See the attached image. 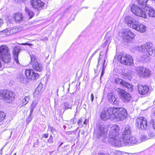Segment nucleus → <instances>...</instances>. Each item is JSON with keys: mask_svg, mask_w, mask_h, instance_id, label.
Instances as JSON below:
<instances>
[{"mask_svg": "<svg viewBox=\"0 0 155 155\" xmlns=\"http://www.w3.org/2000/svg\"><path fill=\"white\" fill-rule=\"evenodd\" d=\"M119 127L117 125H113L110 127L108 141L111 144L121 147L138 142L135 137L131 136V128L129 126L127 125L125 126L121 137L119 136Z\"/></svg>", "mask_w": 155, "mask_h": 155, "instance_id": "obj_1", "label": "nucleus"}, {"mask_svg": "<svg viewBox=\"0 0 155 155\" xmlns=\"http://www.w3.org/2000/svg\"><path fill=\"white\" fill-rule=\"evenodd\" d=\"M118 109L117 107H111L106 111H103L101 115V118L104 121L109 119L115 121Z\"/></svg>", "mask_w": 155, "mask_h": 155, "instance_id": "obj_2", "label": "nucleus"}, {"mask_svg": "<svg viewBox=\"0 0 155 155\" xmlns=\"http://www.w3.org/2000/svg\"><path fill=\"white\" fill-rule=\"evenodd\" d=\"M136 51H138L143 54L145 56V58L149 55L154 56L155 55V50H153L151 48L150 44L146 43L140 46H136L134 48Z\"/></svg>", "mask_w": 155, "mask_h": 155, "instance_id": "obj_3", "label": "nucleus"}, {"mask_svg": "<svg viewBox=\"0 0 155 155\" xmlns=\"http://www.w3.org/2000/svg\"><path fill=\"white\" fill-rule=\"evenodd\" d=\"M15 93L7 90H0V99L7 103L12 102L14 99Z\"/></svg>", "mask_w": 155, "mask_h": 155, "instance_id": "obj_4", "label": "nucleus"}, {"mask_svg": "<svg viewBox=\"0 0 155 155\" xmlns=\"http://www.w3.org/2000/svg\"><path fill=\"white\" fill-rule=\"evenodd\" d=\"M0 58L6 63L11 60V56L9 48L6 45H2L0 46Z\"/></svg>", "mask_w": 155, "mask_h": 155, "instance_id": "obj_5", "label": "nucleus"}, {"mask_svg": "<svg viewBox=\"0 0 155 155\" xmlns=\"http://www.w3.org/2000/svg\"><path fill=\"white\" fill-rule=\"evenodd\" d=\"M107 129L104 125H96L95 129L94 135L98 138H106Z\"/></svg>", "mask_w": 155, "mask_h": 155, "instance_id": "obj_6", "label": "nucleus"}, {"mask_svg": "<svg viewBox=\"0 0 155 155\" xmlns=\"http://www.w3.org/2000/svg\"><path fill=\"white\" fill-rule=\"evenodd\" d=\"M31 58L30 63L32 68L35 71L40 72L42 70V64L37 61V58L34 54L31 53L30 54Z\"/></svg>", "mask_w": 155, "mask_h": 155, "instance_id": "obj_7", "label": "nucleus"}, {"mask_svg": "<svg viewBox=\"0 0 155 155\" xmlns=\"http://www.w3.org/2000/svg\"><path fill=\"white\" fill-rule=\"evenodd\" d=\"M119 35L123 39L128 40H132L135 36L129 29H126L121 30L119 33Z\"/></svg>", "mask_w": 155, "mask_h": 155, "instance_id": "obj_8", "label": "nucleus"}, {"mask_svg": "<svg viewBox=\"0 0 155 155\" xmlns=\"http://www.w3.org/2000/svg\"><path fill=\"white\" fill-rule=\"evenodd\" d=\"M136 125L141 129L145 130L148 128L147 121L143 117H140L136 119Z\"/></svg>", "mask_w": 155, "mask_h": 155, "instance_id": "obj_9", "label": "nucleus"}, {"mask_svg": "<svg viewBox=\"0 0 155 155\" xmlns=\"http://www.w3.org/2000/svg\"><path fill=\"white\" fill-rule=\"evenodd\" d=\"M127 116V111L123 108H118L116 119V121L123 120Z\"/></svg>", "mask_w": 155, "mask_h": 155, "instance_id": "obj_10", "label": "nucleus"}, {"mask_svg": "<svg viewBox=\"0 0 155 155\" xmlns=\"http://www.w3.org/2000/svg\"><path fill=\"white\" fill-rule=\"evenodd\" d=\"M120 62L125 65H130L133 63L132 58L128 54H124L120 58Z\"/></svg>", "mask_w": 155, "mask_h": 155, "instance_id": "obj_11", "label": "nucleus"}, {"mask_svg": "<svg viewBox=\"0 0 155 155\" xmlns=\"http://www.w3.org/2000/svg\"><path fill=\"white\" fill-rule=\"evenodd\" d=\"M119 94L120 96L122 101L125 103H127L130 101L132 97L129 93L126 92L123 90H119Z\"/></svg>", "mask_w": 155, "mask_h": 155, "instance_id": "obj_12", "label": "nucleus"}, {"mask_svg": "<svg viewBox=\"0 0 155 155\" xmlns=\"http://www.w3.org/2000/svg\"><path fill=\"white\" fill-rule=\"evenodd\" d=\"M25 73L26 77L31 80L37 79L39 77V74L37 73L34 72L33 69L26 70Z\"/></svg>", "mask_w": 155, "mask_h": 155, "instance_id": "obj_13", "label": "nucleus"}, {"mask_svg": "<svg viewBox=\"0 0 155 155\" xmlns=\"http://www.w3.org/2000/svg\"><path fill=\"white\" fill-rule=\"evenodd\" d=\"M133 29L141 33L144 32L146 30V26L137 21H135Z\"/></svg>", "mask_w": 155, "mask_h": 155, "instance_id": "obj_14", "label": "nucleus"}, {"mask_svg": "<svg viewBox=\"0 0 155 155\" xmlns=\"http://www.w3.org/2000/svg\"><path fill=\"white\" fill-rule=\"evenodd\" d=\"M31 5L33 8L40 10L44 5V3L40 0H31Z\"/></svg>", "mask_w": 155, "mask_h": 155, "instance_id": "obj_15", "label": "nucleus"}, {"mask_svg": "<svg viewBox=\"0 0 155 155\" xmlns=\"http://www.w3.org/2000/svg\"><path fill=\"white\" fill-rule=\"evenodd\" d=\"M108 101L111 104L118 106L119 104V99L116 97L115 95L112 93H108L107 95Z\"/></svg>", "mask_w": 155, "mask_h": 155, "instance_id": "obj_16", "label": "nucleus"}, {"mask_svg": "<svg viewBox=\"0 0 155 155\" xmlns=\"http://www.w3.org/2000/svg\"><path fill=\"white\" fill-rule=\"evenodd\" d=\"M137 87L139 93L142 95L146 94L149 90V88L147 86H143L140 84L137 86Z\"/></svg>", "mask_w": 155, "mask_h": 155, "instance_id": "obj_17", "label": "nucleus"}, {"mask_svg": "<svg viewBox=\"0 0 155 155\" xmlns=\"http://www.w3.org/2000/svg\"><path fill=\"white\" fill-rule=\"evenodd\" d=\"M20 51V49L17 47H14L13 48L12 53L14 56L15 61L17 64H19L18 56Z\"/></svg>", "mask_w": 155, "mask_h": 155, "instance_id": "obj_18", "label": "nucleus"}, {"mask_svg": "<svg viewBox=\"0 0 155 155\" xmlns=\"http://www.w3.org/2000/svg\"><path fill=\"white\" fill-rule=\"evenodd\" d=\"M125 21L128 26L133 28L135 22L134 21L133 18L130 16H127L125 18Z\"/></svg>", "mask_w": 155, "mask_h": 155, "instance_id": "obj_19", "label": "nucleus"}, {"mask_svg": "<svg viewBox=\"0 0 155 155\" xmlns=\"http://www.w3.org/2000/svg\"><path fill=\"white\" fill-rule=\"evenodd\" d=\"M13 17L15 21L19 22L23 21L24 16L22 13L19 12L15 13L13 15Z\"/></svg>", "mask_w": 155, "mask_h": 155, "instance_id": "obj_20", "label": "nucleus"}, {"mask_svg": "<svg viewBox=\"0 0 155 155\" xmlns=\"http://www.w3.org/2000/svg\"><path fill=\"white\" fill-rule=\"evenodd\" d=\"M145 10H146V14H148L150 17H155V10L152 8L145 7Z\"/></svg>", "mask_w": 155, "mask_h": 155, "instance_id": "obj_21", "label": "nucleus"}, {"mask_svg": "<svg viewBox=\"0 0 155 155\" xmlns=\"http://www.w3.org/2000/svg\"><path fill=\"white\" fill-rule=\"evenodd\" d=\"M146 68L143 67H140L136 68V71L140 77L143 78L144 77V74L145 72Z\"/></svg>", "mask_w": 155, "mask_h": 155, "instance_id": "obj_22", "label": "nucleus"}, {"mask_svg": "<svg viewBox=\"0 0 155 155\" xmlns=\"http://www.w3.org/2000/svg\"><path fill=\"white\" fill-rule=\"evenodd\" d=\"M72 106L69 103L66 102H64L63 103L61 106L59 107L60 111L61 110V112L64 113V111L68 109H71Z\"/></svg>", "mask_w": 155, "mask_h": 155, "instance_id": "obj_23", "label": "nucleus"}, {"mask_svg": "<svg viewBox=\"0 0 155 155\" xmlns=\"http://www.w3.org/2000/svg\"><path fill=\"white\" fill-rule=\"evenodd\" d=\"M122 85L127 88L129 91H131L133 90V86L125 81L122 82Z\"/></svg>", "mask_w": 155, "mask_h": 155, "instance_id": "obj_24", "label": "nucleus"}, {"mask_svg": "<svg viewBox=\"0 0 155 155\" xmlns=\"http://www.w3.org/2000/svg\"><path fill=\"white\" fill-rule=\"evenodd\" d=\"M131 10L132 12L135 14L136 12L141 11V8L138 7V6L135 5H132L131 8Z\"/></svg>", "mask_w": 155, "mask_h": 155, "instance_id": "obj_25", "label": "nucleus"}, {"mask_svg": "<svg viewBox=\"0 0 155 155\" xmlns=\"http://www.w3.org/2000/svg\"><path fill=\"white\" fill-rule=\"evenodd\" d=\"M135 15L137 16L140 17L144 18H146L147 17V15L146 13L143 12L142 9H141V11L136 12V13Z\"/></svg>", "mask_w": 155, "mask_h": 155, "instance_id": "obj_26", "label": "nucleus"}, {"mask_svg": "<svg viewBox=\"0 0 155 155\" xmlns=\"http://www.w3.org/2000/svg\"><path fill=\"white\" fill-rule=\"evenodd\" d=\"M106 58L107 56L105 55L103 59V62L102 64V68L101 74V77L104 74V73L105 68L107 65V63H106Z\"/></svg>", "mask_w": 155, "mask_h": 155, "instance_id": "obj_27", "label": "nucleus"}, {"mask_svg": "<svg viewBox=\"0 0 155 155\" xmlns=\"http://www.w3.org/2000/svg\"><path fill=\"white\" fill-rule=\"evenodd\" d=\"M30 99V97L29 96H25L24 98H23L21 101V103L22 105L21 107L25 106L28 104Z\"/></svg>", "mask_w": 155, "mask_h": 155, "instance_id": "obj_28", "label": "nucleus"}, {"mask_svg": "<svg viewBox=\"0 0 155 155\" xmlns=\"http://www.w3.org/2000/svg\"><path fill=\"white\" fill-rule=\"evenodd\" d=\"M38 104V101H34L31 104L30 107V112L31 114H32L34 109L36 107L37 105Z\"/></svg>", "mask_w": 155, "mask_h": 155, "instance_id": "obj_29", "label": "nucleus"}, {"mask_svg": "<svg viewBox=\"0 0 155 155\" xmlns=\"http://www.w3.org/2000/svg\"><path fill=\"white\" fill-rule=\"evenodd\" d=\"M132 71L130 70H127L123 73V75L125 77V78H130L132 75Z\"/></svg>", "mask_w": 155, "mask_h": 155, "instance_id": "obj_30", "label": "nucleus"}, {"mask_svg": "<svg viewBox=\"0 0 155 155\" xmlns=\"http://www.w3.org/2000/svg\"><path fill=\"white\" fill-rule=\"evenodd\" d=\"M25 10L26 12L28 14V16H29V18L30 19L32 18L34 16V13L32 11H31L28 8L26 7L25 8Z\"/></svg>", "mask_w": 155, "mask_h": 155, "instance_id": "obj_31", "label": "nucleus"}, {"mask_svg": "<svg viewBox=\"0 0 155 155\" xmlns=\"http://www.w3.org/2000/svg\"><path fill=\"white\" fill-rule=\"evenodd\" d=\"M151 74V71L149 69L146 68V71L144 74L143 78L149 77Z\"/></svg>", "mask_w": 155, "mask_h": 155, "instance_id": "obj_32", "label": "nucleus"}, {"mask_svg": "<svg viewBox=\"0 0 155 155\" xmlns=\"http://www.w3.org/2000/svg\"><path fill=\"white\" fill-rule=\"evenodd\" d=\"M19 79L21 83H25L26 82V78L23 75H20Z\"/></svg>", "mask_w": 155, "mask_h": 155, "instance_id": "obj_33", "label": "nucleus"}, {"mask_svg": "<svg viewBox=\"0 0 155 155\" xmlns=\"http://www.w3.org/2000/svg\"><path fill=\"white\" fill-rule=\"evenodd\" d=\"M5 116V114L4 112L0 111V122L3 120Z\"/></svg>", "mask_w": 155, "mask_h": 155, "instance_id": "obj_34", "label": "nucleus"}, {"mask_svg": "<svg viewBox=\"0 0 155 155\" xmlns=\"http://www.w3.org/2000/svg\"><path fill=\"white\" fill-rule=\"evenodd\" d=\"M138 2L140 4L145 5L148 0H137Z\"/></svg>", "mask_w": 155, "mask_h": 155, "instance_id": "obj_35", "label": "nucleus"}, {"mask_svg": "<svg viewBox=\"0 0 155 155\" xmlns=\"http://www.w3.org/2000/svg\"><path fill=\"white\" fill-rule=\"evenodd\" d=\"M123 81H124L118 78H116L115 80V82L117 84L119 83L121 85H122V82Z\"/></svg>", "mask_w": 155, "mask_h": 155, "instance_id": "obj_36", "label": "nucleus"}, {"mask_svg": "<svg viewBox=\"0 0 155 155\" xmlns=\"http://www.w3.org/2000/svg\"><path fill=\"white\" fill-rule=\"evenodd\" d=\"M32 114H31V112H30V114L28 116V117L26 119V123L27 124H28L31 121V120L32 119V117H31V115Z\"/></svg>", "mask_w": 155, "mask_h": 155, "instance_id": "obj_37", "label": "nucleus"}, {"mask_svg": "<svg viewBox=\"0 0 155 155\" xmlns=\"http://www.w3.org/2000/svg\"><path fill=\"white\" fill-rule=\"evenodd\" d=\"M141 141H144L148 140V138L146 136L142 135L140 138Z\"/></svg>", "mask_w": 155, "mask_h": 155, "instance_id": "obj_38", "label": "nucleus"}, {"mask_svg": "<svg viewBox=\"0 0 155 155\" xmlns=\"http://www.w3.org/2000/svg\"><path fill=\"white\" fill-rule=\"evenodd\" d=\"M76 122V120L75 118L74 117L71 119L70 120V124H73L75 123Z\"/></svg>", "mask_w": 155, "mask_h": 155, "instance_id": "obj_39", "label": "nucleus"}, {"mask_svg": "<svg viewBox=\"0 0 155 155\" xmlns=\"http://www.w3.org/2000/svg\"><path fill=\"white\" fill-rule=\"evenodd\" d=\"M40 94V93L39 91L38 88L36 89L34 93V95L35 96L37 95H39V94Z\"/></svg>", "mask_w": 155, "mask_h": 155, "instance_id": "obj_40", "label": "nucleus"}, {"mask_svg": "<svg viewBox=\"0 0 155 155\" xmlns=\"http://www.w3.org/2000/svg\"><path fill=\"white\" fill-rule=\"evenodd\" d=\"M15 2L18 3H21L24 2L27 0H14Z\"/></svg>", "mask_w": 155, "mask_h": 155, "instance_id": "obj_41", "label": "nucleus"}, {"mask_svg": "<svg viewBox=\"0 0 155 155\" xmlns=\"http://www.w3.org/2000/svg\"><path fill=\"white\" fill-rule=\"evenodd\" d=\"M102 52V51H101L100 52V54L99 56V57L98 58V63H97V67L99 65V62H100V60H101V54Z\"/></svg>", "mask_w": 155, "mask_h": 155, "instance_id": "obj_42", "label": "nucleus"}, {"mask_svg": "<svg viewBox=\"0 0 155 155\" xmlns=\"http://www.w3.org/2000/svg\"><path fill=\"white\" fill-rule=\"evenodd\" d=\"M18 29L17 28H13L11 30L12 31V32L13 33H16L18 31Z\"/></svg>", "mask_w": 155, "mask_h": 155, "instance_id": "obj_43", "label": "nucleus"}, {"mask_svg": "<svg viewBox=\"0 0 155 155\" xmlns=\"http://www.w3.org/2000/svg\"><path fill=\"white\" fill-rule=\"evenodd\" d=\"M48 141L49 142L51 143H53V138H49L48 139Z\"/></svg>", "mask_w": 155, "mask_h": 155, "instance_id": "obj_44", "label": "nucleus"}, {"mask_svg": "<svg viewBox=\"0 0 155 155\" xmlns=\"http://www.w3.org/2000/svg\"><path fill=\"white\" fill-rule=\"evenodd\" d=\"M3 21L1 19H0V27H1L3 24Z\"/></svg>", "mask_w": 155, "mask_h": 155, "instance_id": "obj_45", "label": "nucleus"}, {"mask_svg": "<svg viewBox=\"0 0 155 155\" xmlns=\"http://www.w3.org/2000/svg\"><path fill=\"white\" fill-rule=\"evenodd\" d=\"M94 96L93 95V94L92 93L91 94V101H92V102L93 101V100H94Z\"/></svg>", "mask_w": 155, "mask_h": 155, "instance_id": "obj_46", "label": "nucleus"}, {"mask_svg": "<svg viewBox=\"0 0 155 155\" xmlns=\"http://www.w3.org/2000/svg\"><path fill=\"white\" fill-rule=\"evenodd\" d=\"M82 122V119H81L78 121V124L79 125L81 124Z\"/></svg>", "mask_w": 155, "mask_h": 155, "instance_id": "obj_47", "label": "nucleus"}, {"mask_svg": "<svg viewBox=\"0 0 155 155\" xmlns=\"http://www.w3.org/2000/svg\"><path fill=\"white\" fill-rule=\"evenodd\" d=\"M48 134H45L43 135V136L45 138H47L48 137Z\"/></svg>", "mask_w": 155, "mask_h": 155, "instance_id": "obj_48", "label": "nucleus"}, {"mask_svg": "<svg viewBox=\"0 0 155 155\" xmlns=\"http://www.w3.org/2000/svg\"><path fill=\"white\" fill-rule=\"evenodd\" d=\"M7 31V30H4L3 31H0V33H5Z\"/></svg>", "mask_w": 155, "mask_h": 155, "instance_id": "obj_49", "label": "nucleus"}, {"mask_svg": "<svg viewBox=\"0 0 155 155\" xmlns=\"http://www.w3.org/2000/svg\"><path fill=\"white\" fill-rule=\"evenodd\" d=\"M41 39L42 40H48V38L47 37H45Z\"/></svg>", "mask_w": 155, "mask_h": 155, "instance_id": "obj_50", "label": "nucleus"}, {"mask_svg": "<svg viewBox=\"0 0 155 155\" xmlns=\"http://www.w3.org/2000/svg\"><path fill=\"white\" fill-rule=\"evenodd\" d=\"M50 130H51V131L52 132H53V131L54 130V128L52 127H50Z\"/></svg>", "mask_w": 155, "mask_h": 155, "instance_id": "obj_51", "label": "nucleus"}, {"mask_svg": "<svg viewBox=\"0 0 155 155\" xmlns=\"http://www.w3.org/2000/svg\"><path fill=\"white\" fill-rule=\"evenodd\" d=\"M22 45H31V44H28V43H24V44H22Z\"/></svg>", "mask_w": 155, "mask_h": 155, "instance_id": "obj_52", "label": "nucleus"}, {"mask_svg": "<svg viewBox=\"0 0 155 155\" xmlns=\"http://www.w3.org/2000/svg\"><path fill=\"white\" fill-rule=\"evenodd\" d=\"M153 127L154 129H155V122L153 124Z\"/></svg>", "mask_w": 155, "mask_h": 155, "instance_id": "obj_53", "label": "nucleus"}, {"mask_svg": "<svg viewBox=\"0 0 155 155\" xmlns=\"http://www.w3.org/2000/svg\"><path fill=\"white\" fill-rule=\"evenodd\" d=\"M86 120L85 119V120H84V124H86Z\"/></svg>", "mask_w": 155, "mask_h": 155, "instance_id": "obj_54", "label": "nucleus"}, {"mask_svg": "<svg viewBox=\"0 0 155 155\" xmlns=\"http://www.w3.org/2000/svg\"><path fill=\"white\" fill-rule=\"evenodd\" d=\"M2 63H1V60H0V68H1L2 66Z\"/></svg>", "mask_w": 155, "mask_h": 155, "instance_id": "obj_55", "label": "nucleus"}, {"mask_svg": "<svg viewBox=\"0 0 155 155\" xmlns=\"http://www.w3.org/2000/svg\"><path fill=\"white\" fill-rule=\"evenodd\" d=\"M63 143H61V144L59 146V147H60L62 144H63Z\"/></svg>", "mask_w": 155, "mask_h": 155, "instance_id": "obj_56", "label": "nucleus"}, {"mask_svg": "<svg viewBox=\"0 0 155 155\" xmlns=\"http://www.w3.org/2000/svg\"><path fill=\"white\" fill-rule=\"evenodd\" d=\"M52 138V136L51 135L50 137V138Z\"/></svg>", "mask_w": 155, "mask_h": 155, "instance_id": "obj_57", "label": "nucleus"}, {"mask_svg": "<svg viewBox=\"0 0 155 155\" xmlns=\"http://www.w3.org/2000/svg\"><path fill=\"white\" fill-rule=\"evenodd\" d=\"M117 153H120V152H119V151L117 152Z\"/></svg>", "mask_w": 155, "mask_h": 155, "instance_id": "obj_58", "label": "nucleus"}, {"mask_svg": "<svg viewBox=\"0 0 155 155\" xmlns=\"http://www.w3.org/2000/svg\"><path fill=\"white\" fill-rule=\"evenodd\" d=\"M13 155H16V153H15Z\"/></svg>", "mask_w": 155, "mask_h": 155, "instance_id": "obj_59", "label": "nucleus"}, {"mask_svg": "<svg viewBox=\"0 0 155 155\" xmlns=\"http://www.w3.org/2000/svg\"><path fill=\"white\" fill-rule=\"evenodd\" d=\"M107 41H106L105 42V44H106V43H107Z\"/></svg>", "mask_w": 155, "mask_h": 155, "instance_id": "obj_60", "label": "nucleus"}, {"mask_svg": "<svg viewBox=\"0 0 155 155\" xmlns=\"http://www.w3.org/2000/svg\"><path fill=\"white\" fill-rule=\"evenodd\" d=\"M103 141L104 142V140H103Z\"/></svg>", "mask_w": 155, "mask_h": 155, "instance_id": "obj_61", "label": "nucleus"}]
</instances>
